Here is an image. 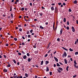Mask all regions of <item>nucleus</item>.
<instances>
[{
    "mask_svg": "<svg viewBox=\"0 0 78 78\" xmlns=\"http://www.w3.org/2000/svg\"><path fill=\"white\" fill-rule=\"evenodd\" d=\"M63 31V29H61V30H60V34L61 35L62 34V32Z\"/></svg>",
    "mask_w": 78,
    "mask_h": 78,
    "instance_id": "nucleus-5",
    "label": "nucleus"
},
{
    "mask_svg": "<svg viewBox=\"0 0 78 78\" xmlns=\"http://www.w3.org/2000/svg\"><path fill=\"white\" fill-rule=\"evenodd\" d=\"M57 71H58V73H61V71L59 69H57Z\"/></svg>",
    "mask_w": 78,
    "mask_h": 78,
    "instance_id": "nucleus-26",
    "label": "nucleus"
},
{
    "mask_svg": "<svg viewBox=\"0 0 78 78\" xmlns=\"http://www.w3.org/2000/svg\"><path fill=\"white\" fill-rule=\"evenodd\" d=\"M3 56H4V58H6V56L5 55H4Z\"/></svg>",
    "mask_w": 78,
    "mask_h": 78,
    "instance_id": "nucleus-61",
    "label": "nucleus"
},
{
    "mask_svg": "<svg viewBox=\"0 0 78 78\" xmlns=\"http://www.w3.org/2000/svg\"><path fill=\"white\" fill-rule=\"evenodd\" d=\"M66 29H67V30H69V27H66Z\"/></svg>",
    "mask_w": 78,
    "mask_h": 78,
    "instance_id": "nucleus-45",
    "label": "nucleus"
},
{
    "mask_svg": "<svg viewBox=\"0 0 78 78\" xmlns=\"http://www.w3.org/2000/svg\"><path fill=\"white\" fill-rule=\"evenodd\" d=\"M22 38H23V39H25V38L24 37H23V36H22Z\"/></svg>",
    "mask_w": 78,
    "mask_h": 78,
    "instance_id": "nucleus-63",
    "label": "nucleus"
},
{
    "mask_svg": "<svg viewBox=\"0 0 78 78\" xmlns=\"http://www.w3.org/2000/svg\"><path fill=\"white\" fill-rule=\"evenodd\" d=\"M74 65H77V63L76 60H74Z\"/></svg>",
    "mask_w": 78,
    "mask_h": 78,
    "instance_id": "nucleus-19",
    "label": "nucleus"
},
{
    "mask_svg": "<svg viewBox=\"0 0 78 78\" xmlns=\"http://www.w3.org/2000/svg\"><path fill=\"white\" fill-rule=\"evenodd\" d=\"M65 64H67V61L66 60V58L65 59Z\"/></svg>",
    "mask_w": 78,
    "mask_h": 78,
    "instance_id": "nucleus-10",
    "label": "nucleus"
},
{
    "mask_svg": "<svg viewBox=\"0 0 78 78\" xmlns=\"http://www.w3.org/2000/svg\"><path fill=\"white\" fill-rule=\"evenodd\" d=\"M49 63V62L48 61H46L45 62V64L47 65Z\"/></svg>",
    "mask_w": 78,
    "mask_h": 78,
    "instance_id": "nucleus-16",
    "label": "nucleus"
},
{
    "mask_svg": "<svg viewBox=\"0 0 78 78\" xmlns=\"http://www.w3.org/2000/svg\"><path fill=\"white\" fill-rule=\"evenodd\" d=\"M47 69H46V71L48 72L49 71V69H48V66H47Z\"/></svg>",
    "mask_w": 78,
    "mask_h": 78,
    "instance_id": "nucleus-17",
    "label": "nucleus"
},
{
    "mask_svg": "<svg viewBox=\"0 0 78 78\" xmlns=\"http://www.w3.org/2000/svg\"><path fill=\"white\" fill-rule=\"evenodd\" d=\"M14 40H15V41H17V38H14Z\"/></svg>",
    "mask_w": 78,
    "mask_h": 78,
    "instance_id": "nucleus-42",
    "label": "nucleus"
},
{
    "mask_svg": "<svg viewBox=\"0 0 78 78\" xmlns=\"http://www.w3.org/2000/svg\"><path fill=\"white\" fill-rule=\"evenodd\" d=\"M48 55V54H47L45 55L44 57H47V56Z\"/></svg>",
    "mask_w": 78,
    "mask_h": 78,
    "instance_id": "nucleus-55",
    "label": "nucleus"
},
{
    "mask_svg": "<svg viewBox=\"0 0 78 78\" xmlns=\"http://www.w3.org/2000/svg\"><path fill=\"white\" fill-rule=\"evenodd\" d=\"M40 27L41 29H44V28L43 27H42V26H40Z\"/></svg>",
    "mask_w": 78,
    "mask_h": 78,
    "instance_id": "nucleus-33",
    "label": "nucleus"
},
{
    "mask_svg": "<svg viewBox=\"0 0 78 78\" xmlns=\"http://www.w3.org/2000/svg\"><path fill=\"white\" fill-rule=\"evenodd\" d=\"M22 53H23V55H24L25 52L23 51H22Z\"/></svg>",
    "mask_w": 78,
    "mask_h": 78,
    "instance_id": "nucleus-57",
    "label": "nucleus"
},
{
    "mask_svg": "<svg viewBox=\"0 0 78 78\" xmlns=\"http://www.w3.org/2000/svg\"><path fill=\"white\" fill-rule=\"evenodd\" d=\"M73 3L76 4L77 3V1L76 0H75L73 2Z\"/></svg>",
    "mask_w": 78,
    "mask_h": 78,
    "instance_id": "nucleus-21",
    "label": "nucleus"
},
{
    "mask_svg": "<svg viewBox=\"0 0 78 78\" xmlns=\"http://www.w3.org/2000/svg\"><path fill=\"white\" fill-rule=\"evenodd\" d=\"M12 6H11L10 7V11H11L12 10Z\"/></svg>",
    "mask_w": 78,
    "mask_h": 78,
    "instance_id": "nucleus-27",
    "label": "nucleus"
},
{
    "mask_svg": "<svg viewBox=\"0 0 78 78\" xmlns=\"http://www.w3.org/2000/svg\"><path fill=\"white\" fill-rule=\"evenodd\" d=\"M69 12H72V10L70 9H69Z\"/></svg>",
    "mask_w": 78,
    "mask_h": 78,
    "instance_id": "nucleus-41",
    "label": "nucleus"
},
{
    "mask_svg": "<svg viewBox=\"0 0 78 78\" xmlns=\"http://www.w3.org/2000/svg\"><path fill=\"white\" fill-rule=\"evenodd\" d=\"M71 27L72 28V31L73 32H75V29L74 28V27Z\"/></svg>",
    "mask_w": 78,
    "mask_h": 78,
    "instance_id": "nucleus-3",
    "label": "nucleus"
},
{
    "mask_svg": "<svg viewBox=\"0 0 78 78\" xmlns=\"http://www.w3.org/2000/svg\"><path fill=\"white\" fill-rule=\"evenodd\" d=\"M59 64H60V65H62L63 64L61 62H59Z\"/></svg>",
    "mask_w": 78,
    "mask_h": 78,
    "instance_id": "nucleus-52",
    "label": "nucleus"
},
{
    "mask_svg": "<svg viewBox=\"0 0 78 78\" xmlns=\"http://www.w3.org/2000/svg\"><path fill=\"white\" fill-rule=\"evenodd\" d=\"M25 76H26V77H28V76L27 74V73H26V74H25Z\"/></svg>",
    "mask_w": 78,
    "mask_h": 78,
    "instance_id": "nucleus-30",
    "label": "nucleus"
},
{
    "mask_svg": "<svg viewBox=\"0 0 78 78\" xmlns=\"http://www.w3.org/2000/svg\"><path fill=\"white\" fill-rule=\"evenodd\" d=\"M58 69L61 71H63V69L61 67H58Z\"/></svg>",
    "mask_w": 78,
    "mask_h": 78,
    "instance_id": "nucleus-6",
    "label": "nucleus"
},
{
    "mask_svg": "<svg viewBox=\"0 0 78 78\" xmlns=\"http://www.w3.org/2000/svg\"><path fill=\"white\" fill-rule=\"evenodd\" d=\"M55 27V22L54 23V24H53V29H54V30L55 31V30H56L55 28L54 29Z\"/></svg>",
    "mask_w": 78,
    "mask_h": 78,
    "instance_id": "nucleus-9",
    "label": "nucleus"
},
{
    "mask_svg": "<svg viewBox=\"0 0 78 78\" xmlns=\"http://www.w3.org/2000/svg\"><path fill=\"white\" fill-rule=\"evenodd\" d=\"M74 67L76 68V69L78 68V66H76V65L75 64H74Z\"/></svg>",
    "mask_w": 78,
    "mask_h": 78,
    "instance_id": "nucleus-8",
    "label": "nucleus"
},
{
    "mask_svg": "<svg viewBox=\"0 0 78 78\" xmlns=\"http://www.w3.org/2000/svg\"><path fill=\"white\" fill-rule=\"evenodd\" d=\"M33 30L32 29V30H30V32L31 33H32L33 32Z\"/></svg>",
    "mask_w": 78,
    "mask_h": 78,
    "instance_id": "nucleus-54",
    "label": "nucleus"
},
{
    "mask_svg": "<svg viewBox=\"0 0 78 78\" xmlns=\"http://www.w3.org/2000/svg\"><path fill=\"white\" fill-rule=\"evenodd\" d=\"M76 75H75L73 76V78H76Z\"/></svg>",
    "mask_w": 78,
    "mask_h": 78,
    "instance_id": "nucleus-39",
    "label": "nucleus"
},
{
    "mask_svg": "<svg viewBox=\"0 0 78 78\" xmlns=\"http://www.w3.org/2000/svg\"><path fill=\"white\" fill-rule=\"evenodd\" d=\"M10 16H11L12 17V18H13V15L12 13L11 14Z\"/></svg>",
    "mask_w": 78,
    "mask_h": 78,
    "instance_id": "nucleus-35",
    "label": "nucleus"
},
{
    "mask_svg": "<svg viewBox=\"0 0 78 78\" xmlns=\"http://www.w3.org/2000/svg\"><path fill=\"white\" fill-rule=\"evenodd\" d=\"M51 44V43L49 42V44L48 45V47H47V48H49Z\"/></svg>",
    "mask_w": 78,
    "mask_h": 78,
    "instance_id": "nucleus-7",
    "label": "nucleus"
},
{
    "mask_svg": "<svg viewBox=\"0 0 78 78\" xmlns=\"http://www.w3.org/2000/svg\"><path fill=\"white\" fill-rule=\"evenodd\" d=\"M61 49L63 48V49H66V48H65L64 47H62L61 48H60Z\"/></svg>",
    "mask_w": 78,
    "mask_h": 78,
    "instance_id": "nucleus-58",
    "label": "nucleus"
},
{
    "mask_svg": "<svg viewBox=\"0 0 78 78\" xmlns=\"http://www.w3.org/2000/svg\"><path fill=\"white\" fill-rule=\"evenodd\" d=\"M58 21H57V23H56V27L55 28V29H57V27H58Z\"/></svg>",
    "mask_w": 78,
    "mask_h": 78,
    "instance_id": "nucleus-11",
    "label": "nucleus"
},
{
    "mask_svg": "<svg viewBox=\"0 0 78 78\" xmlns=\"http://www.w3.org/2000/svg\"><path fill=\"white\" fill-rule=\"evenodd\" d=\"M67 25H69V21H67Z\"/></svg>",
    "mask_w": 78,
    "mask_h": 78,
    "instance_id": "nucleus-48",
    "label": "nucleus"
},
{
    "mask_svg": "<svg viewBox=\"0 0 78 78\" xmlns=\"http://www.w3.org/2000/svg\"><path fill=\"white\" fill-rule=\"evenodd\" d=\"M52 74V72H49V74H50V76H51Z\"/></svg>",
    "mask_w": 78,
    "mask_h": 78,
    "instance_id": "nucleus-38",
    "label": "nucleus"
},
{
    "mask_svg": "<svg viewBox=\"0 0 78 78\" xmlns=\"http://www.w3.org/2000/svg\"><path fill=\"white\" fill-rule=\"evenodd\" d=\"M12 61L14 62L15 64L16 63V61L14 59Z\"/></svg>",
    "mask_w": 78,
    "mask_h": 78,
    "instance_id": "nucleus-28",
    "label": "nucleus"
},
{
    "mask_svg": "<svg viewBox=\"0 0 78 78\" xmlns=\"http://www.w3.org/2000/svg\"><path fill=\"white\" fill-rule=\"evenodd\" d=\"M22 45H25V44L24 42H23L22 43Z\"/></svg>",
    "mask_w": 78,
    "mask_h": 78,
    "instance_id": "nucleus-56",
    "label": "nucleus"
},
{
    "mask_svg": "<svg viewBox=\"0 0 78 78\" xmlns=\"http://www.w3.org/2000/svg\"><path fill=\"white\" fill-rule=\"evenodd\" d=\"M36 44L35 43L34 45L33 46V48H36Z\"/></svg>",
    "mask_w": 78,
    "mask_h": 78,
    "instance_id": "nucleus-14",
    "label": "nucleus"
},
{
    "mask_svg": "<svg viewBox=\"0 0 78 78\" xmlns=\"http://www.w3.org/2000/svg\"><path fill=\"white\" fill-rule=\"evenodd\" d=\"M44 63V61H42L41 62V65H43Z\"/></svg>",
    "mask_w": 78,
    "mask_h": 78,
    "instance_id": "nucleus-29",
    "label": "nucleus"
},
{
    "mask_svg": "<svg viewBox=\"0 0 78 78\" xmlns=\"http://www.w3.org/2000/svg\"><path fill=\"white\" fill-rule=\"evenodd\" d=\"M35 26L34 25H32V24H31V27H34Z\"/></svg>",
    "mask_w": 78,
    "mask_h": 78,
    "instance_id": "nucleus-44",
    "label": "nucleus"
},
{
    "mask_svg": "<svg viewBox=\"0 0 78 78\" xmlns=\"http://www.w3.org/2000/svg\"><path fill=\"white\" fill-rule=\"evenodd\" d=\"M69 50L70 51H73V50L72 49H69Z\"/></svg>",
    "mask_w": 78,
    "mask_h": 78,
    "instance_id": "nucleus-40",
    "label": "nucleus"
},
{
    "mask_svg": "<svg viewBox=\"0 0 78 78\" xmlns=\"http://www.w3.org/2000/svg\"><path fill=\"white\" fill-rule=\"evenodd\" d=\"M19 78H23V77H22V76H21L19 77Z\"/></svg>",
    "mask_w": 78,
    "mask_h": 78,
    "instance_id": "nucleus-64",
    "label": "nucleus"
},
{
    "mask_svg": "<svg viewBox=\"0 0 78 78\" xmlns=\"http://www.w3.org/2000/svg\"><path fill=\"white\" fill-rule=\"evenodd\" d=\"M66 21V18H64V19H63V22H65Z\"/></svg>",
    "mask_w": 78,
    "mask_h": 78,
    "instance_id": "nucleus-25",
    "label": "nucleus"
},
{
    "mask_svg": "<svg viewBox=\"0 0 78 78\" xmlns=\"http://www.w3.org/2000/svg\"><path fill=\"white\" fill-rule=\"evenodd\" d=\"M19 55H21V54L20 52H18V53Z\"/></svg>",
    "mask_w": 78,
    "mask_h": 78,
    "instance_id": "nucleus-53",
    "label": "nucleus"
},
{
    "mask_svg": "<svg viewBox=\"0 0 78 78\" xmlns=\"http://www.w3.org/2000/svg\"><path fill=\"white\" fill-rule=\"evenodd\" d=\"M28 38H30L31 37V36L29 34L28 36Z\"/></svg>",
    "mask_w": 78,
    "mask_h": 78,
    "instance_id": "nucleus-47",
    "label": "nucleus"
},
{
    "mask_svg": "<svg viewBox=\"0 0 78 78\" xmlns=\"http://www.w3.org/2000/svg\"><path fill=\"white\" fill-rule=\"evenodd\" d=\"M58 9L57 7H55V13H57L58 12Z\"/></svg>",
    "mask_w": 78,
    "mask_h": 78,
    "instance_id": "nucleus-2",
    "label": "nucleus"
},
{
    "mask_svg": "<svg viewBox=\"0 0 78 78\" xmlns=\"http://www.w3.org/2000/svg\"><path fill=\"white\" fill-rule=\"evenodd\" d=\"M64 56H65V57H66V56H67V53L65 51H64L63 54V55H62V58H64Z\"/></svg>",
    "mask_w": 78,
    "mask_h": 78,
    "instance_id": "nucleus-1",
    "label": "nucleus"
},
{
    "mask_svg": "<svg viewBox=\"0 0 78 78\" xmlns=\"http://www.w3.org/2000/svg\"><path fill=\"white\" fill-rule=\"evenodd\" d=\"M63 5H66V3H63Z\"/></svg>",
    "mask_w": 78,
    "mask_h": 78,
    "instance_id": "nucleus-60",
    "label": "nucleus"
},
{
    "mask_svg": "<svg viewBox=\"0 0 78 78\" xmlns=\"http://www.w3.org/2000/svg\"><path fill=\"white\" fill-rule=\"evenodd\" d=\"M61 4H62V3H58V5H61Z\"/></svg>",
    "mask_w": 78,
    "mask_h": 78,
    "instance_id": "nucleus-50",
    "label": "nucleus"
},
{
    "mask_svg": "<svg viewBox=\"0 0 78 78\" xmlns=\"http://www.w3.org/2000/svg\"><path fill=\"white\" fill-rule=\"evenodd\" d=\"M51 10L53 11L54 10V8L53 7V6L51 7Z\"/></svg>",
    "mask_w": 78,
    "mask_h": 78,
    "instance_id": "nucleus-23",
    "label": "nucleus"
},
{
    "mask_svg": "<svg viewBox=\"0 0 78 78\" xmlns=\"http://www.w3.org/2000/svg\"><path fill=\"white\" fill-rule=\"evenodd\" d=\"M30 5L31 6H32V3H30Z\"/></svg>",
    "mask_w": 78,
    "mask_h": 78,
    "instance_id": "nucleus-62",
    "label": "nucleus"
},
{
    "mask_svg": "<svg viewBox=\"0 0 78 78\" xmlns=\"http://www.w3.org/2000/svg\"><path fill=\"white\" fill-rule=\"evenodd\" d=\"M7 66L8 67H10L11 66L10 64H8L7 65Z\"/></svg>",
    "mask_w": 78,
    "mask_h": 78,
    "instance_id": "nucleus-34",
    "label": "nucleus"
},
{
    "mask_svg": "<svg viewBox=\"0 0 78 78\" xmlns=\"http://www.w3.org/2000/svg\"><path fill=\"white\" fill-rule=\"evenodd\" d=\"M24 8H22L21 9V10L22 11H23L24 10Z\"/></svg>",
    "mask_w": 78,
    "mask_h": 78,
    "instance_id": "nucleus-46",
    "label": "nucleus"
},
{
    "mask_svg": "<svg viewBox=\"0 0 78 78\" xmlns=\"http://www.w3.org/2000/svg\"><path fill=\"white\" fill-rule=\"evenodd\" d=\"M19 2L18 0H17L16 1V2H15V4H16L17 3V2Z\"/></svg>",
    "mask_w": 78,
    "mask_h": 78,
    "instance_id": "nucleus-15",
    "label": "nucleus"
},
{
    "mask_svg": "<svg viewBox=\"0 0 78 78\" xmlns=\"http://www.w3.org/2000/svg\"><path fill=\"white\" fill-rule=\"evenodd\" d=\"M25 21L26 22L27 21H30V18H29L28 20H27L26 19H25Z\"/></svg>",
    "mask_w": 78,
    "mask_h": 78,
    "instance_id": "nucleus-12",
    "label": "nucleus"
},
{
    "mask_svg": "<svg viewBox=\"0 0 78 78\" xmlns=\"http://www.w3.org/2000/svg\"><path fill=\"white\" fill-rule=\"evenodd\" d=\"M28 61L29 62H30L31 61V58H28L27 59Z\"/></svg>",
    "mask_w": 78,
    "mask_h": 78,
    "instance_id": "nucleus-13",
    "label": "nucleus"
},
{
    "mask_svg": "<svg viewBox=\"0 0 78 78\" xmlns=\"http://www.w3.org/2000/svg\"><path fill=\"white\" fill-rule=\"evenodd\" d=\"M39 15L41 16H42L43 14V13H42L41 12V13H39Z\"/></svg>",
    "mask_w": 78,
    "mask_h": 78,
    "instance_id": "nucleus-31",
    "label": "nucleus"
},
{
    "mask_svg": "<svg viewBox=\"0 0 78 78\" xmlns=\"http://www.w3.org/2000/svg\"><path fill=\"white\" fill-rule=\"evenodd\" d=\"M57 41H60V39L59 38H57Z\"/></svg>",
    "mask_w": 78,
    "mask_h": 78,
    "instance_id": "nucleus-36",
    "label": "nucleus"
},
{
    "mask_svg": "<svg viewBox=\"0 0 78 78\" xmlns=\"http://www.w3.org/2000/svg\"><path fill=\"white\" fill-rule=\"evenodd\" d=\"M27 56H29L30 54L29 53H27Z\"/></svg>",
    "mask_w": 78,
    "mask_h": 78,
    "instance_id": "nucleus-51",
    "label": "nucleus"
},
{
    "mask_svg": "<svg viewBox=\"0 0 78 78\" xmlns=\"http://www.w3.org/2000/svg\"><path fill=\"white\" fill-rule=\"evenodd\" d=\"M77 43V41H75V44H76Z\"/></svg>",
    "mask_w": 78,
    "mask_h": 78,
    "instance_id": "nucleus-49",
    "label": "nucleus"
},
{
    "mask_svg": "<svg viewBox=\"0 0 78 78\" xmlns=\"http://www.w3.org/2000/svg\"><path fill=\"white\" fill-rule=\"evenodd\" d=\"M19 30L20 31H22V28H20V29H19Z\"/></svg>",
    "mask_w": 78,
    "mask_h": 78,
    "instance_id": "nucleus-43",
    "label": "nucleus"
},
{
    "mask_svg": "<svg viewBox=\"0 0 78 78\" xmlns=\"http://www.w3.org/2000/svg\"><path fill=\"white\" fill-rule=\"evenodd\" d=\"M54 59H55V60L56 61V62H58V60L57 58L54 57Z\"/></svg>",
    "mask_w": 78,
    "mask_h": 78,
    "instance_id": "nucleus-4",
    "label": "nucleus"
},
{
    "mask_svg": "<svg viewBox=\"0 0 78 78\" xmlns=\"http://www.w3.org/2000/svg\"><path fill=\"white\" fill-rule=\"evenodd\" d=\"M30 32L29 31H28V30H27V34H30Z\"/></svg>",
    "mask_w": 78,
    "mask_h": 78,
    "instance_id": "nucleus-32",
    "label": "nucleus"
},
{
    "mask_svg": "<svg viewBox=\"0 0 78 78\" xmlns=\"http://www.w3.org/2000/svg\"><path fill=\"white\" fill-rule=\"evenodd\" d=\"M75 55H78V52H75Z\"/></svg>",
    "mask_w": 78,
    "mask_h": 78,
    "instance_id": "nucleus-37",
    "label": "nucleus"
},
{
    "mask_svg": "<svg viewBox=\"0 0 78 78\" xmlns=\"http://www.w3.org/2000/svg\"><path fill=\"white\" fill-rule=\"evenodd\" d=\"M26 58H27V56L26 55H24L23 57V59H26Z\"/></svg>",
    "mask_w": 78,
    "mask_h": 78,
    "instance_id": "nucleus-20",
    "label": "nucleus"
},
{
    "mask_svg": "<svg viewBox=\"0 0 78 78\" xmlns=\"http://www.w3.org/2000/svg\"><path fill=\"white\" fill-rule=\"evenodd\" d=\"M3 71L5 72V73H6L7 72L8 70L7 69H4L3 70Z\"/></svg>",
    "mask_w": 78,
    "mask_h": 78,
    "instance_id": "nucleus-18",
    "label": "nucleus"
},
{
    "mask_svg": "<svg viewBox=\"0 0 78 78\" xmlns=\"http://www.w3.org/2000/svg\"><path fill=\"white\" fill-rule=\"evenodd\" d=\"M57 67H60V66L58 63H57Z\"/></svg>",
    "mask_w": 78,
    "mask_h": 78,
    "instance_id": "nucleus-22",
    "label": "nucleus"
},
{
    "mask_svg": "<svg viewBox=\"0 0 78 78\" xmlns=\"http://www.w3.org/2000/svg\"><path fill=\"white\" fill-rule=\"evenodd\" d=\"M69 68V66H67V67H66V71H69V70H68Z\"/></svg>",
    "mask_w": 78,
    "mask_h": 78,
    "instance_id": "nucleus-24",
    "label": "nucleus"
},
{
    "mask_svg": "<svg viewBox=\"0 0 78 78\" xmlns=\"http://www.w3.org/2000/svg\"><path fill=\"white\" fill-rule=\"evenodd\" d=\"M76 23L77 24H78V20H76Z\"/></svg>",
    "mask_w": 78,
    "mask_h": 78,
    "instance_id": "nucleus-59",
    "label": "nucleus"
}]
</instances>
